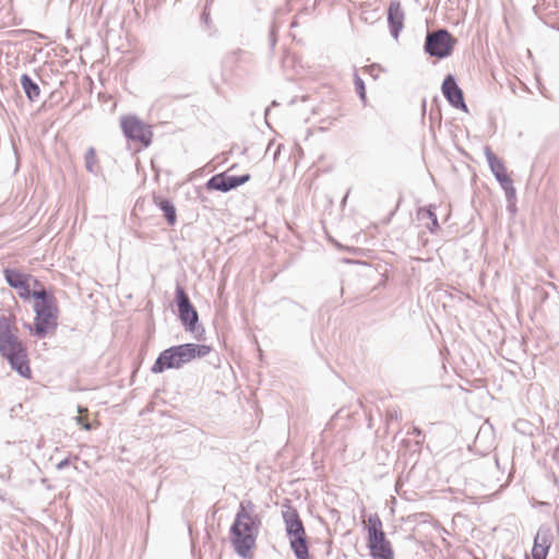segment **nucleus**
I'll use <instances>...</instances> for the list:
<instances>
[{"label":"nucleus","mask_w":559,"mask_h":559,"mask_svg":"<svg viewBox=\"0 0 559 559\" xmlns=\"http://www.w3.org/2000/svg\"><path fill=\"white\" fill-rule=\"evenodd\" d=\"M261 520L254 514L252 501H241L229 530V537L235 551L242 558L251 559L257 547Z\"/></svg>","instance_id":"1"},{"label":"nucleus","mask_w":559,"mask_h":559,"mask_svg":"<svg viewBox=\"0 0 559 559\" xmlns=\"http://www.w3.org/2000/svg\"><path fill=\"white\" fill-rule=\"evenodd\" d=\"M0 354L19 374L25 379L32 378L26 348L16 335V328L10 322L0 325Z\"/></svg>","instance_id":"2"},{"label":"nucleus","mask_w":559,"mask_h":559,"mask_svg":"<svg viewBox=\"0 0 559 559\" xmlns=\"http://www.w3.org/2000/svg\"><path fill=\"white\" fill-rule=\"evenodd\" d=\"M33 332L39 337L55 332L58 325L59 307L55 295L47 290L35 293Z\"/></svg>","instance_id":"3"},{"label":"nucleus","mask_w":559,"mask_h":559,"mask_svg":"<svg viewBox=\"0 0 559 559\" xmlns=\"http://www.w3.org/2000/svg\"><path fill=\"white\" fill-rule=\"evenodd\" d=\"M212 348L202 344H182L173 346L160 353L154 365L153 373H160L166 369L180 368L183 364L194 358H201L210 354Z\"/></svg>","instance_id":"4"},{"label":"nucleus","mask_w":559,"mask_h":559,"mask_svg":"<svg viewBox=\"0 0 559 559\" xmlns=\"http://www.w3.org/2000/svg\"><path fill=\"white\" fill-rule=\"evenodd\" d=\"M367 545L372 559H394V551L390 540L383 532L382 521L377 514L370 515L367 521Z\"/></svg>","instance_id":"5"},{"label":"nucleus","mask_w":559,"mask_h":559,"mask_svg":"<svg viewBox=\"0 0 559 559\" xmlns=\"http://www.w3.org/2000/svg\"><path fill=\"white\" fill-rule=\"evenodd\" d=\"M290 547L298 559H310L306 542V531L297 510L289 509L283 514Z\"/></svg>","instance_id":"6"},{"label":"nucleus","mask_w":559,"mask_h":559,"mask_svg":"<svg viewBox=\"0 0 559 559\" xmlns=\"http://www.w3.org/2000/svg\"><path fill=\"white\" fill-rule=\"evenodd\" d=\"M3 273L7 283L23 300L34 299L36 292L47 290L36 277L17 269H5Z\"/></svg>","instance_id":"7"},{"label":"nucleus","mask_w":559,"mask_h":559,"mask_svg":"<svg viewBox=\"0 0 559 559\" xmlns=\"http://www.w3.org/2000/svg\"><path fill=\"white\" fill-rule=\"evenodd\" d=\"M120 128L128 140L139 143L142 147L151 145L153 140L152 126L145 123L139 117L134 115L122 116Z\"/></svg>","instance_id":"8"},{"label":"nucleus","mask_w":559,"mask_h":559,"mask_svg":"<svg viewBox=\"0 0 559 559\" xmlns=\"http://www.w3.org/2000/svg\"><path fill=\"white\" fill-rule=\"evenodd\" d=\"M456 39L445 31L440 29L427 35L425 49L430 56L444 58L451 55Z\"/></svg>","instance_id":"9"},{"label":"nucleus","mask_w":559,"mask_h":559,"mask_svg":"<svg viewBox=\"0 0 559 559\" xmlns=\"http://www.w3.org/2000/svg\"><path fill=\"white\" fill-rule=\"evenodd\" d=\"M486 156L491 171L493 173L496 179L499 181V183L501 185L502 189L506 192L508 201L514 204L515 189L513 187V180L508 174V170L503 162L499 159L491 151H487Z\"/></svg>","instance_id":"10"},{"label":"nucleus","mask_w":559,"mask_h":559,"mask_svg":"<svg viewBox=\"0 0 559 559\" xmlns=\"http://www.w3.org/2000/svg\"><path fill=\"white\" fill-rule=\"evenodd\" d=\"M176 300L180 321L192 331L198 322V312L191 305L185 288L180 285L176 287Z\"/></svg>","instance_id":"11"},{"label":"nucleus","mask_w":559,"mask_h":559,"mask_svg":"<svg viewBox=\"0 0 559 559\" xmlns=\"http://www.w3.org/2000/svg\"><path fill=\"white\" fill-rule=\"evenodd\" d=\"M249 179L250 175L248 174L242 176H226L225 174H217L206 182V188L209 190L227 192L246 183Z\"/></svg>","instance_id":"12"},{"label":"nucleus","mask_w":559,"mask_h":559,"mask_svg":"<svg viewBox=\"0 0 559 559\" xmlns=\"http://www.w3.org/2000/svg\"><path fill=\"white\" fill-rule=\"evenodd\" d=\"M442 93L449 103L455 108H460L466 111V105L464 103L463 92L457 86L454 78L448 75L442 83Z\"/></svg>","instance_id":"13"},{"label":"nucleus","mask_w":559,"mask_h":559,"mask_svg":"<svg viewBox=\"0 0 559 559\" xmlns=\"http://www.w3.org/2000/svg\"><path fill=\"white\" fill-rule=\"evenodd\" d=\"M551 545V535L549 530H539L535 536L532 549L533 559H546Z\"/></svg>","instance_id":"14"},{"label":"nucleus","mask_w":559,"mask_h":559,"mask_svg":"<svg viewBox=\"0 0 559 559\" xmlns=\"http://www.w3.org/2000/svg\"><path fill=\"white\" fill-rule=\"evenodd\" d=\"M417 222L420 227L426 228L430 233H435L439 229L437 215L432 205L418 210Z\"/></svg>","instance_id":"15"},{"label":"nucleus","mask_w":559,"mask_h":559,"mask_svg":"<svg viewBox=\"0 0 559 559\" xmlns=\"http://www.w3.org/2000/svg\"><path fill=\"white\" fill-rule=\"evenodd\" d=\"M388 20L391 26V31L394 36H397L399 32L403 27L404 13L402 11L400 2H391L388 11Z\"/></svg>","instance_id":"16"},{"label":"nucleus","mask_w":559,"mask_h":559,"mask_svg":"<svg viewBox=\"0 0 559 559\" xmlns=\"http://www.w3.org/2000/svg\"><path fill=\"white\" fill-rule=\"evenodd\" d=\"M155 203L159 206V209L164 212V215L170 226L176 224L177 215L176 209L170 203V201L166 199H155Z\"/></svg>","instance_id":"17"},{"label":"nucleus","mask_w":559,"mask_h":559,"mask_svg":"<svg viewBox=\"0 0 559 559\" xmlns=\"http://www.w3.org/2000/svg\"><path fill=\"white\" fill-rule=\"evenodd\" d=\"M84 160H85V167L86 169L90 171V173H94L97 168V164H98V159H97V154H96V150L94 147H90L85 155H84Z\"/></svg>","instance_id":"18"},{"label":"nucleus","mask_w":559,"mask_h":559,"mask_svg":"<svg viewBox=\"0 0 559 559\" xmlns=\"http://www.w3.org/2000/svg\"><path fill=\"white\" fill-rule=\"evenodd\" d=\"M22 84L29 99H33L39 95L38 86L33 83L26 75L23 76Z\"/></svg>","instance_id":"19"},{"label":"nucleus","mask_w":559,"mask_h":559,"mask_svg":"<svg viewBox=\"0 0 559 559\" xmlns=\"http://www.w3.org/2000/svg\"><path fill=\"white\" fill-rule=\"evenodd\" d=\"M355 88H356V92L358 93L359 97L361 98V100L364 103H366V100H367L366 87H365L364 81L359 76L355 78Z\"/></svg>","instance_id":"20"},{"label":"nucleus","mask_w":559,"mask_h":559,"mask_svg":"<svg viewBox=\"0 0 559 559\" xmlns=\"http://www.w3.org/2000/svg\"><path fill=\"white\" fill-rule=\"evenodd\" d=\"M81 415L78 416V423L85 429V430H91L92 429V425L88 423V420L86 419L85 416L82 415V411H80Z\"/></svg>","instance_id":"21"},{"label":"nucleus","mask_w":559,"mask_h":559,"mask_svg":"<svg viewBox=\"0 0 559 559\" xmlns=\"http://www.w3.org/2000/svg\"><path fill=\"white\" fill-rule=\"evenodd\" d=\"M68 464H69V461L66 459V460L61 461L60 463H58L57 468L61 469V468L66 467Z\"/></svg>","instance_id":"22"},{"label":"nucleus","mask_w":559,"mask_h":559,"mask_svg":"<svg viewBox=\"0 0 559 559\" xmlns=\"http://www.w3.org/2000/svg\"><path fill=\"white\" fill-rule=\"evenodd\" d=\"M413 432H414V433H416L417 436H419V435H420V430H419V428H417V427H414V428H413Z\"/></svg>","instance_id":"23"}]
</instances>
